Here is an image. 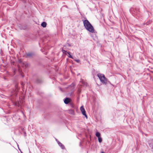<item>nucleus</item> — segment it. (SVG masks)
Here are the masks:
<instances>
[{
	"instance_id": "obj_1",
	"label": "nucleus",
	"mask_w": 153,
	"mask_h": 153,
	"mask_svg": "<svg viewBox=\"0 0 153 153\" xmlns=\"http://www.w3.org/2000/svg\"><path fill=\"white\" fill-rule=\"evenodd\" d=\"M83 24L84 26L88 31L91 33H93L94 32L93 27L87 20L84 21Z\"/></svg>"
},
{
	"instance_id": "obj_10",
	"label": "nucleus",
	"mask_w": 153,
	"mask_h": 153,
	"mask_svg": "<svg viewBox=\"0 0 153 153\" xmlns=\"http://www.w3.org/2000/svg\"><path fill=\"white\" fill-rule=\"evenodd\" d=\"M41 25L43 27H45L46 26L47 24L45 22H43L42 23Z\"/></svg>"
},
{
	"instance_id": "obj_5",
	"label": "nucleus",
	"mask_w": 153,
	"mask_h": 153,
	"mask_svg": "<svg viewBox=\"0 0 153 153\" xmlns=\"http://www.w3.org/2000/svg\"><path fill=\"white\" fill-rule=\"evenodd\" d=\"M148 142L149 146L152 149V151H153V139H150Z\"/></svg>"
},
{
	"instance_id": "obj_8",
	"label": "nucleus",
	"mask_w": 153,
	"mask_h": 153,
	"mask_svg": "<svg viewBox=\"0 0 153 153\" xmlns=\"http://www.w3.org/2000/svg\"><path fill=\"white\" fill-rule=\"evenodd\" d=\"M70 102V99L69 98L67 97L64 100L65 103L66 104H68Z\"/></svg>"
},
{
	"instance_id": "obj_22",
	"label": "nucleus",
	"mask_w": 153,
	"mask_h": 153,
	"mask_svg": "<svg viewBox=\"0 0 153 153\" xmlns=\"http://www.w3.org/2000/svg\"><path fill=\"white\" fill-rule=\"evenodd\" d=\"M82 83H83L84 84V85H85V84H84L83 82H82Z\"/></svg>"
},
{
	"instance_id": "obj_18",
	"label": "nucleus",
	"mask_w": 153,
	"mask_h": 153,
	"mask_svg": "<svg viewBox=\"0 0 153 153\" xmlns=\"http://www.w3.org/2000/svg\"><path fill=\"white\" fill-rule=\"evenodd\" d=\"M62 51L63 53H65L66 52V51L65 50H64L63 49L62 50Z\"/></svg>"
},
{
	"instance_id": "obj_13",
	"label": "nucleus",
	"mask_w": 153,
	"mask_h": 153,
	"mask_svg": "<svg viewBox=\"0 0 153 153\" xmlns=\"http://www.w3.org/2000/svg\"><path fill=\"white\" fill-rule=\"evenodd\" d=\"M69 113H70L71 114H74V110H72V109L70 110H69Z\"/></svg>"
},
{
	"instance_id": "obj_21",
	"label": "nucleus",
	"mask_w": 153,
	"mask_h": 153,
	"mask_svg": "<svg viewBox=\"0 0 153 153\" xmlns=\"http://www.w3.org/2000/svg\"><path fill=\"white\" fill-rule=\"evenodd\" d=\"M149 24V23H147V25H148V24Z\"/></svg>"
},
{
	"instance_id": "obj_20",
	"label": "nucleus",
	"mask_w": 153,
	"mask_h": 153,
	"mask_svg": "<svg viewBox=\"0 0 153 153\" xmlns=\"http://www.w3.org/2000/svg\"><path fill=\"white\" fill-rule=\"evenodd\" d=\"M101 153H105L103 152H101Z\"/></svg>"
},
{
	"instance_id": "obj_6",
	"label": "nucleus",
	"mask_w": 153,
	"mask_h": 153,
	"mask_svg": "<svg viewBox=\"0 0 153 153\" xmlns=\"http://www.w3.org/2000/svg\"><path fill=\"white\" fill-rule=\"evenodd\" d=\"M14 105H15L18 106L19 107H20L21 106V102L20 101H17L13 102Z\"/></svg>"
},
{
	"instance_id": "obj_17",
	"label": "nucleus",
	"mask_w": 153,
	"mask_h": 153,
	"mask_svg": "<svg viewBox=\"0 0 153 153\" xmlns=\"http://www.w3.org/2000/svg\"><path fill=\"white\" fill-rule=\"evenodd\" d=\"M24 2H26L27 0H22Z\"/></svg>"
},
{
	"instance_id": "obj_4",
	"label": "nucleus",
	"mask_w": 153,
	"mask_h": 153,
	"mask_svg": "<svg viewBox=\"0 0 153 153\" xmlns=\"http://www.w3.org/2000/svg\"><path fill=\"white\" fill-rule=\"evenodd\" d=\"M80 109L83 115H84L85 117L86 118H87V116L86 114V112L83 106H81L80 107Z\"/></svg>"
},
{
	"instance_id": "obj_15",
	"label": "nucleus",
	"mask_w": 153,
	"mask_h": 153,
	"mask_svg": "<svg viewBox=\"0 0 153 153\" xmlns=\"http://www.w3.org/2000/svg\"><path fill=\"white\" fill-rule=\"evenodd\" d=\"M75 61L77 63H79L80 62V60L79 59H75Z\"/></svg>"
},
{
	"instance_id": "obj_19",
	"label": "nucleus",
	"mask_w": 153,
	"mask_h": 153,
	"mask_svg": "<svg viewBox=\"0 0 153 153\" xmlns=\"http://www.w3.org/2000/svg\"><path fill=\"white\" fill-rule=\"evenodd\" d=\"M67 53H68V54L69 55V54H70V52H67Z\"/></svg>"
},
{
	"instance_id": "obj_3",
	"label": "nucleus",
	"mask_w": 153,
	"mask_h": 153,
	"mask_svg": "<svg viewBox=\"0 0 153 153\" xmlns=\"http://www.w3.org/2000/svg\"><path fill=\"white\" fill-rule=\"evenodd\" d=\"M18 90V86L17 85H16L15 89H13V91H11V94L10 95V96L13 98L14 97L16 96L17 95Z\"/></svg>"
},
{
	"instance_id": "obj_14",
	"label": "nucleus",
	"mask_w": 153,
	"mask_h": 153,
	"mask_svg": "<svg viewBox=\"0 0 153 153\" xmlns=\"http://www.w3.org/2000/svg\"><path fill=\"white\" fill-rule=\"evenodd\" d=\"M98 139L99 143H101L102 142V139L100 137H98Z\"/></svg>"
},
{
	"instance_id": "obj_12",
	"label": "nucleus",
	"mask_w": 153,
	"mask_h": 153,
	"mask_svg": "<svg viewBox=\"0 0 153 153\" xmlns=\"http://www.w3.org/2000/svg\"><path fill=\"white\" fill-rule=\"evenodd\" d=\"M42 82V81L41 79H38L36 80V82L37 83H41Z\"/></svg>"
},
{
	"instance_id": "obj_9",
	"label": "nucleus",
	"mask_w": 153,
	"mask_h": 153,
	"mask_svg": "<svg viewBox=\"0 0 153 153\" xmlns=\"http://www.w3.org/2000/svg\"><path fill=\"white\" fill-rule=\"evenodd\" d=\"M57 143H58V144L59 145V146L61 147V148L62 149H65V147L59 141H57Z\"/></svg>"
},
{
	"instance_id": "obj_7",
	"label": "nucleus",
	"mask_w": 153,
	"mask_h": 153,
	"mask_svg": "<svg viewBox=\"0 0 153 153\" xmlns=\"http://www.w3.org/2000/svg\"><path fill=\"white\" fill-rule=\"evenodd\" d=\"M34 53L32 52L29 53L27 54V56L29 57H32L34 56Z\"/></svg>"
},
{
	"instance_id": "obj_2",
	"label": "nucleus",
	"mask_w": 153,
	"mask_h": 153,
	"mask_svg": "<svg viewBox=\"0 0 153 153\" xmlns=\"http://www.w3.org/2000/svg\"><path fill=\"white\" fill-rule=\"evenodd\" d=\"M97 76L99 78L100 81L103 84L106 85L107 83V79L102 74H98Z\"/></svg>"
},
{
	"instance_id": "obj_11",
	"label": "nucleus",
	"mask_w": 153,
	"mask_h": 153,
	"mask_svg": "<svg viewBox=\"0 0 153 153\" xmlns=\"http://www.w3.org/2000/svg\"><path fill=\"white\" fill-rule=\"evenodd\" d=\"M96 137H98V138L99 137H100V133L99 132H97L96 133Z\"/></svg>"
},
{
	"instance_id": "obj_16",
	"label": "nucleus",
	"mask_w": 153,
	"mask_h": 153,
	"mask_svg": "<svg viewBox=\"0 0 153 153\" xmlns=\"http://www.w3.org/2000/svg\"><path fill=\"white\" fill-rule=\"evenodd\" d=\"M68 56L70 58H72V56L70 54Z\"/></svg>"
}]
</instances>
